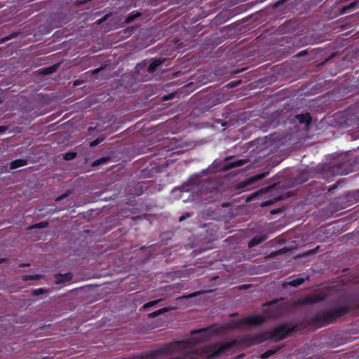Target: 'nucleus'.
<instances>
[{"label":"nucleus","instance_id":"9d476101","mask_svg":"<svg viewBox=\"0 0 359 359\" xmlns=\"http://www.w3.org/2000/svg\"><path fill=\"white\" fill-rule=\"evenodd\" d=\"M306 279H308V276H305V277L301 276V277L290 279L283 283V286L286 287L287 285H291V286L296 287V286H298V285H301L302 283H303Z\"/></svg>","mask_w":359,"mask_h":359},{"label":"nucleus","instance_id":"c756f323","mask_svg":"<svg viewBox=\"0 0 359 359\" xmlns=\"http://www.w3.org/2000/svg\"><path fill=\"white\" fill-rule=\"evenodd\" d=\"M241 81H231L227 84V86L229 88H233L236 87L238 83H240Z\"/></svg>","mask_w":359,"mask_h":359},{"label":"nucleus","instance_id":"603ef678","mask_svg":"<svg viewBox=\"0 0 359 359\" xmlns=\"http://www.w3.org/2000/svg\"><path fill=\"white\" fill-rule=\"evenodd\" d=\"M267 204H268V203H263V204H262V205L264 206V205H267Z\"/></svg>","mask_w":359,"mask_h":359},{"label":"nucleus","instance_id":"ea45409f","mask_svg":"<svg viewBox=\"0 0 359 359\" xmlns=\"http://www.w3.org/2000/svg\"><path fill=\"white\" fill-rule=\"evenodd\" d=\"M359 196V190H358L355 193H354L353 194V197L354 198H356L357 196Z\"/></svg>","mask_w":359,"mask_h":359},{"label":"nucleus","instance_id":"49530a36","mask_svg":"<svg viewBox=\"0 0 359 359\" xmlns=\"http://www.w3.org/2000/svg\"><path fill=\"white\" fill-rule=\"evenodd\" d=\"M189 182H190L191 184H192L193 183V179L192 178H189Z\"/></svg>","mask_w":359,"mask_h":359},{"label":"nucleus","instance_id":"7c9ffc66","mask_svg":"<svg viewBox=\"0 0 359 359\" xmlns=\"http://www.w3.org/2000/svg\"><path fill=\"white\" fill-rule=\"evenodd\" d=\"M158 302V300L150 302H149V303H147V304H144V308H147V307L152 306H154V304H156Z\"/></svg>","mask_w":359,"mask_h":359},{"label":"nucleus","instance_id":"4be33fe9","mask_svg":"<svg viewBox=\"0 0 359 359\" xmlns=\"http://www.w3.org/2000/svg\"><path fill=\"white\" fill-rule=\"evenodd\" d=\"M18 36V32H13L11 34L6 36V37H4L2 39H0V43H5L12 39H14V38H16L17 36Z\"/></svg>","mask_w":359,"mask_h":359},{"label":"nucleus","instance_id":"20e7f679","mask_svg":"<svg viewBox=\"0 0 359 359\" xmlns=\"http://www.w3.org/2000/svg\"><path fill=\"white\" fill-rule=\"evenodd\" d=\"M233 342L231 343H225L222 344H217L213 346L208 347L203 349L204 353L208 357H214L219 355L223 353H224L226 350H228L232 345Z\"/></svg>","mask_w":359,"mask_h":359},{"label":"nucleus","instance_id":"a18cd8bd","mask_svg":"<svg viewBox=\"0 0 359 359\" xmlns=\"http://www.w3.org/2000/svg\"><path fill=\"white\" fill-rule=\"evenodd\" d=\"M315 299H316V302H317L318 299H320V298H318L317 295L316 294Z\"/></svg>","mask_w":359,"mask_h":359},{"label":"nucleus","instance_id":"f8f14e48","mask_svg":"<svg viewBox=\"0 0 359 359\" xmlns=\"http://www.w3.org/2000/svg\"><path fill=\"white\" fill-rule=\"evenodd\" d=\"M163 62V60L161 58L154 59L147 67V72L149 73L154 72L157 67Z\"/></svg>","mask_w":359,"mask_h":359},{"label":"nucleus","instance_id":"6ab92c4d","mask_svg":"<svg viewBox=\"0 0 359 359\" xmlns=\"http://www.w3.org/2000/svg\"><path fill=\"white\" fill-rule=\"evenodd\" d=\"M265 239H266L265 236L255 237V238H254L253 239H252L250 241L249 246L250 247H253V246H255L256 245H258L259 243H260L261 242H262Z\"/></svg>","mask_w":359,"mask_h":359},{"label":"nucleus","instance_id":"a19ab883","mask_svg":"<svg viewBox=\"0 0 359 359\" xmlns=\"http://www.w3.org/2000/svg\"><path fill=\"white\" fill-rule=\"evenodd\" d=\"M318 319V316L317 317V316H316V320H315V322H316V328L317 327Z\"/></svg>","mask_w":359,"mask_h":359},{"label":"nucleus","instance_id":"473e14b6","mask_svg":"<svg viewBox=\"0 0 359 359\" xmlns=\"http://www.w3.org/2000/svg\"><path fill=\"white\" fill-rule=\"evenodd\" d=\"M47 226V223L41 222L35 226L36 228H45Z\"/></svg>","mask_w":359,"mask_h":359},{"label":"nucleus","instance_id":"e433bc0d","mask_svg":"<svg viewBox=\"0 0 359 359\" xmlns=\"http://www.w3.org/2000/svg\"><path fill=\"white\" fill-rule=\"evenodd\" d=\"M102 69V67L97 68V69H95L92 71V74H96L99 73Z\"/></svg>","mask_w":359,"mask_h":359},{"label":"nucleus","instance_id":"a211bd4d","mask_svg":"<svg viewBox=\"0 0 359 359\" xmlns=\"http://www.w3.org/2000/svg\"><path fill=\"white\" fill-rule=\"evenodd\" d=\"M357 4H358L357 1H353L349 5L344 6L341 9V13L346 14V13H349L351 10H352L357 6Z\"/></svg>","mask_w":359,"mask_h":359},{"label":"nucleus","instance_id":"9b49d317","mask_svg":"<svg viewBox=\"0 0 359 359\" xmlns=\"http://www.w3.org/2000/svg\"><path fill=\"white\" fill-rule=\"evenodd\" d=\"M28 164V160L25 158H19L14 160L10 163V169L15 170L20 167L25 166Z\"/></svg>","mask_w":359,"mask_h":359},{"label":"nucleus","instance_id":"412c9836","mask_svg":"<svg viewBox=\"0 0 359 359\" xmlns=\"http://www.w3.org/2000/svg\"><path fill=\"white\" fill-rule=\"evenodd\" d=\"M76 152L69 151V152L64 154L63 158L66 161H70V160H72L74 158H76Z\"/></svg>","mask_w":359,"mask_h":359},{"label":"nucleus","instance_id":"dca6fc26","mask_svg":"<svg viewBox=\"0 0 359 359\" xmlns=\"http://www.w3.org/2000/svg\"><path fill=\"white\" fill-rule=\"evenodd\" d=\"M147 186L145 185V183L143 182L137 183L135 187V189H137V191L135 193L136 195H141L144 193V190H146Z\"/></svg>","mask_w":359,"mask_h":359},{"label":"nucleus","instance_id":"ddd939ff","mask_svg":"<svg viewBox=\"0 0 359 359\" xmlns=\"http://www.w3.org/2000/svg\"><path fill=\"white\" fill-rule=\"evenodd\" d=\"M247 163L245 159H240L237 161H234L233 162L227 163L225 165V168L226 170H229L231 168H237L245 165Z\"/></svg>","mask_w":359,"mask_h":359},{"label":"nucleus","instance_id":"f3484780","mask_svg":"<svg viewBox=\"0 0 359 359\" xmlns=\"http://www.w3.org/2000/svg\"><path fill=\"white\" fill-rule=\"evenodd\" d=\"M110 161L109 157H101L95 161H94L92 163L93 167H96L100 165L105 164Z\"/></svg>","mask_w":359,"mask_h":359},{"label":"nucleus","instance_id":"6e6552de","mask_svg":"<svg viewBox=\"0 0 359 359\" xmlns=\"http://www.w3.org/2000/svg\"><path fill=\"white\" fill-rule=\"evenodd\" d=\"M294 120L298 121L300 124H304L305 128L307 130L309 126L311 123V116L309 113L297 114L294 116Z\"/></svg>","mask_w":359,"mask_h":359},{"label":"nucleus","instance_id":"bb28decb","mask_svg":"<svg viewBox=\"0 0 359 359\" xmlns=\"http://www.w3.org/2000/svg\"><path fill=\"white\" fill-rule=\"evenodd\" d=\"M274 351L270 350V351H266L265 353H264L262 355V358H267L268 357H269L270 355H271L272 354H273Z\"/></svg>","mask_w":359,"mask_h":359},{"label":"nucleus","instance_id":"4468645a","mask_svg":"<svg viewBox=\"0 0 359 359\" xmlns=\"http://www.w3.org/2000/svg\"><path fill=\"white\" fill-rule=\"evenodd\" d=\"M58 66H59L58 64H55L52 66L43 68L41 69V74L43 75H48L52 73H54L57 71Z\"/></svg>","mask_w":359,"mask_h":359},{"label":"nucleus","instance_id":"c9c22d12","mask_svg":"<svg viewBox=\"0 0 359 359\" xmlns=\"http://www.w3.org/2000/svg\"><path fill=\"white\" fill-rule=\"evenodd\" d=\"M173 97V94H170L168 95H165L163 97V100H168Z\"/></svg>","mask_w":359,"mask_h":359},{"label":"nucleus","instance_id":"f704fd0d","mask_svg":"<svg viewBox=\"0 0 359 359\" xmlns=\"http://www.w3.org/2000/svg\"><path fill=\"white\" fill-rule=\"evenodd\" d=\"M306 53H307L306 50H302L299 53H298L296 56L299 57H302V55H306Z\"/></svg>","mask_w":359,"mask_h":359},{"label":"nucleus","instance_id":"5701e85b","mask_svg":"<svg viewBox=\"0 0 359 359\" xmlns=\"http://www.w3.org/2000/svg\"><path fill=\"white\" fill-rule=\"evenodd\" d=\"M308 180L307 173L303 172L300 173L297 177V181L299 183H304Z\"/></svg>","mask_w":359,"mask_h":359},{"label":"nucleus","instance_id":"1a4fd4ad","mask_svg":"<svg viewBox=\"0 0 359 359\" xmlns=\"http://www.w3.org/2000/svg\"><path fill=\"white\" fill-rule=\"evenodd\" d=\"M269 173V170L266 171L262 172L261 173L256 174L251 177L248 178L247 181L243 182L242 187H245L248 185L251 184L252 182L258 181L264 177H265Z\"/></svg>","mask_w":359,"mask_h":359},{"label":"nucleus","instance_id":"2f4dec72","mask_svg":"<svg viewBox=\"0 0 359 359\" xmlns=\"http://www.w3.org/2000/svg\"><path fill=\"white\" fill-rule=\"evenodd\" d=\"M322 51H323V49H322V48H321V47L316 48V52H315V54H316V59L317 58V57H318V55H321Z\"/></svg>","mask_w":359,"mask_h":359},{"label":"nucleus","instance_id":"39448f33","mask_svg":"<svg viewBox=\"0 0 359 359\" xmlns=\"http://www.w3.org/2000/svg\"><path fill=\"white\" fill-rule=\"evenodd\" d=\"M191 189L190 184H184L181 187H176L173 189L171 192L172 199L182 200V202H188L189 197L188 196L187 198H184V194H188L191 191Z\"/></svg>","mask_w":359,"mask_h":359},{"label":"nucleus","instance_id":"0eeeda50","mask_svg":"<svg viewBox=\"0 0 359 359\" xmlns=\"http://www.w3.org/2000/svg\"><path fill=\"white\" fill-rule=\"evenodd\" d=\"M269 316H264L260 314H256V315H253V316L245 318L243 320V323L249 324L251 325H259V324H261L262 323H263L264 321V320Z\"/></svg>","mask_w":359,"mask_h":359},{"label":"nucleus","instance_id":"cd10ccee","mask_svg":"<svg viewBox=\"0 0 359 359\" xmlns=\"http://www.w3.org/2000/svg\"><path fill=\"white\" fill-rule=\"evenodd\" d=\"M70 276L69 274H65L61 275L60 277L57 278L59 281L65 280H69L70 278Z\"/></svg>","mask_w":359,"mask_h":359},{"label":"nucleus","instance_id":"72a5a7b5","mask_svg":"<svg viewBox=\"0 0 359 359\" xmlns=\"http://www.w3.org/2000/svg\"><path fill=\"white\" fill-rule=\"evenodd\" d=\"M8 130V127L5 126H0V133H4Z\"/></svg>","mask_w":359,"mask_h":359},{"label":"nucleus","instance_id":"c03bdc74","mask_svg":"<svg viewBox=\"0 0 359 359\" xmlns=\"http://www.w3.org/2000/svg\"><path fill=\"white\" fill-rule=\"evenodd\" d=\"M318 85L316 83V87H315V89H316V93H317V90H318Z\"/></svg>","mask_w":359,"mask_h":359},{"label":"nucleus","instance_id":"79ce46f5","mask_svg":"<svg viewBox=\"0 0 359 359\" xmlns=\"http://www.w3.org/2000/svg\"><path fill=\"white\" fill-rule=\"evenodd\" d=\"M327 320H328V319H325V322H324L322 325H320V326L325 325H326L327 323H328Z\"/></svg>","mask_w":359,"mask_h":359},{"label":"nucleus","instance_id":"7ed1b4c3","mask_svg":"<svg viewBox=\"0 0 359 359\" xmlns=\"http://www.w3.org/2000/svg\"><path fill=\"white\" fill-rule=\"evenodd\" d=\"M177 348L180 350L181 355L177 359H194V353L198 352L202 347L198 345L193 344L191 341H189L186 343H179Z\"/></svg>","mask_w":359,"mask_h":359},{"label":"nucleus","instance_id":"4c0bfd02","mask_svg":"<svg viewBox=\"0 0 359 359\" xmlns=\"http://www.w3.org/2000/svg\"><path fill=\"white\" fill-rule=\"evenodd\" d=\"M280 200L279 198H275L274 201H272V200H267V201H264V202H266V203H268V202H278V201Z\"/></svg>","mask_w":359,"mask_h":359},{"label":"nucleus","instance_id":"a878e982","mask_svg":"<svg viewBox=\"0 0 359 359\" xmlns=\"http://www.w3.org/2000/svg\"><path fill=\"white\" fill-rule=\"evenodd\" d=\"M204 332H196L191 335V340L198 339L199 337L203 335Z\"/></svg>","mask_w":359,"mask_h":359},{"label":"nucleus","instance_id":"8fccbe9b","mask_svg":"<svg viewBox=\"0 0 359 359\" xmlns=\"http://www.w3.org/2000/svg\"><path fill=\"white\" fill-rule=\"evenodd\" d=\"M184 219V217H180V221H182Z\"/></svg>","mask_w":359,"mask_h":359},{"label":"nucleus","instance_id":"b1692460","mask_svg":"<svg viewBox=\"0 0 359 359\" xmlns=\"http://www.w3.org/2000/svg\"><path fill=\"white\" fill-rule=\"evenodd\" d=\"M258 196H259L258 191L251 194L246 197L245 202H246V203L250 202L251 201L254 200Z\"/></svg>","mask_w":359,"mask_h":359},{"label":"nucleus","instance_id":"3c124183","mask_svg":"<svg viewBox=\"0 0 359 359\" xmlns=\"http://www.w3.org/2000/svg\"><path fill=\"white\" fill-rule=\"evenodd\" d=\"M194 295H195V294H191L189 295V297H193Z\"/></svg>","mask_w":359,"mask_h":359},{"label":"nucleus","instance_id":"37998d69","mask_svg":"<svg viewBox=\"0 0 359 359\" xmlns=\"http://www.w3.org/2000/svg\"><path fill=\"white\" fill-rule=\"evenodd\" d=\"M319 250V247H316V249H315V251H316V253Z\"/></svg>","mask_w":359,"mask_h":359},{"label":"nucleus","instance_id":"2eb2a0df","mask_svg":"<svg viewBox=\"0 0 359 359\" xmlns=\"http://www.w3.org/2000/svg\"><path fill=\"white\" fill-rule=\"evenodd\" d=\"M142 13L137 11H134L129 13L125 20V22L128 24L134 21L136 18L140 17Z\"/></svg>","mask_w":359,"mask_h":359},{"label":"nucleus","instance_id":"393cba45","mask_svg":"<svg viewBox=\"0 0 359 359\" xmlns=\"http://www.w3.org/2000/svg\"><path fill=\"white\" fill-rule=\"evenodd\" d=\"M102 140H103V139H102V138H97L90 142V146L92 147H95V146L98 145L100 143H101L102 142Z\"/></svg>","mask_w":359,"mask_h":359},{"label":"nucleus","instance_id":"c85d7f7f","mask_svg":"<svg viewBox=\"0 0 359 359\" xmlns=\"http://www.w3.org/2000/svg\"><path fill=\"white\" fill-rule=\"evenodd\" d=\"M165 309H161V310H158V311H156V312H154L152 313H151L149 315L150 317H154V316H158V314L163 313V312H165Z\"/></svg>","mask_w":359,"mask_h":359},{"label":"nucleus","instance_id":"09e8293b","mask_svg":"<svg viewBox=\"0 0 359 359\" xmlns=\"http://www.w3.org/2000/svg\"><path fill=\"white\" fill-rule=\"evenodd\" d=\"M85 2H86V0H84L83 1L79 2V4H82V3H85Z\"/></svg>","mask_w":359,"mask_h":359},{"label":"nucleus","instance_id":"de8ad7c7","mask_svg":"<svg viewBox=\"0 0 359 359\" xmlns=\"http://www.w3.org/2000/svg\"><path fill=\"white\" fill-rule=\"evenodd\" d=\"M78 84H79V81H75V82H74V86H76V85H78Z\"/></svg>","mask_w":359,"mask_h":359},{"label":"nucleus","instance_id":"423d86ee","mask_svg":"<svg viewBox=\"0 0 359 359\" xmlns=\"http://www.w3.org/2000/svg\"><path fill=\"white\" fill-rule=\"evenodd\" d=\"M292 331L285 325L278 327L271 334V338L275 340H280L286 337Z\"/></svg>","mask_w":359,"mask_h":359},{"label":"nucleus","instance_id":"f257e3e1","mask_svg":"<svg viewBox=\"0 0 359 359\" xmlns=\"http://www.w3.org/2000/svg\"><path fill=\"white\" fill-rule=\"evenodd\" d=\"M358 161L349 155L344 154L332 161L322 172H319L316 168V191L323 184L319 180L332 175H346L353 172L357 167Z\"/></svg>","mask_w":359,"mask_h":359},{"label":"nucleus","instance_id":"58836bf2","mask_svg":"<svg viewBox=\"0 0 359 359\" xmlns=\"http://www.w3.org/2000/svg\"><path fill=\"white\" fill-rule=\"evenodd\" d=\"M65 197V195H61L60 196H58L56 199H55V202H58L59 201L62 200L63 198Z\"/></svg>","mask_w":359,"mask_h":359},{"label":"nucleus","instance_id":"f03ea898","mask_svg":"<svg viewBox=\"0 0 359 359\" xmlns=\"http://www.w3.org/2000/svg\"><path fill=\"white\" fill-rule=\"evenodd\" d=\"M333 55L331 57H327L323 62L316 64V79L318 76L316 74L317 72L324 69L323 77L327 76H335L339 71V68L337 65V62L333 60ZM317 79H316V82Z\"/></svg>","mask_w":359,"mask_h":359},{"label":"nucleus","instance_id":"aec40b11","mask_svg":"<svg viewBox=\"0 0 359 359\" xmlns=\"http://www.w3.org/2000/svg\"><path fill=\"white\" fill-rule=\"evenodd\" d=\"M341 184V180L337 182L335 184H334L332 187H330L327 189V194H331L333 193V191L339 187V186ZM323 190H326L325 188H323Z\"/></svg>","mask_w":359,"mask_h":359}]
</instances>
